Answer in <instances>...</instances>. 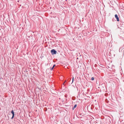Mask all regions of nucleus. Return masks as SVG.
<instances>
[{
  "instance_id": "1",
  "label": "nucleus",
  "mask_w": 124,
  "mask_h": 124,
  "mask_svg": "<svg viewBox=\"0 0 124 124\" xmlns=\"http://www.w3.org/2000/svg\"><path fill=\"white\" fill-rule=\"evenodd\" d=\"M51 52L52 54H56V51H55L54 49H53L51 50Z\"/></svg>"
},
{
  "instance_id": "8",
  "label": "nucleus",
  "mask_w": 124,
  "mask_h": 124,
  "mask_svg": "<svg viewBox=\"0 0 124 124\" xmlns=\"http://www.w3.org/2000/svg\"><path fill=\"white\" fill-rule=\"evenodd\" d=\"M73 79H74V78H73V79H72V82H73Z\"/></svg>"
},
{
  "instance_id": "6",
  "label": "nucleus",
  "mask_w": 124,
  "mask_h": 124,
  "mask_svg": "<svg viewBox=\"0 0 124 124\" xmlns=\"http://www.w3.org/2000/svg\"><path fill=\"white\" fill-rule=\"evenodd\" d=\"M53 68H54L52 67V68H50V69L51 70H53Z\"/></svg>"
},
{
  "instance_id": "12",
  "label": "nucleus",
  "mask_w": 124,
  "mask_h": 124,
  "mask_svg": "<svg viewBox=\"0 0 124 124\" xmlns=\"http://www.w3.org/2000/svg\"><path fill=\"white\" fill-rule=\"evenodd\" d=\"M77 59H78V58H77Z\"/></svg>"
},
{
  "instance_id": "5",
  "label": "nucleus",
  "mask_w": 124,
  "mask_h": 124,
  "mask_svg": "<svg viewBox=\"0 0 124 124\" xmlns=\"http://www.w3.org/2000/svg\"><path fill=\"white\" fill-rule=\"evenodd\" d=\"M94 78L93 77H92V78H91V80H94Z\"/></svg>"
},
{
  "instance_id": "9",
  "label": "nucleus",
  "mask_w": 124,
  "mask_h": 124,
  "mask_svg": "<svg viewBox=\"0 0 124 124\" xmlns=\"http://www.w3.org/2000/svg\"><path fill=\"white\" fill-rule=\"evenodd\" d=\"M66 81H65V82L64 83H63V85H64V83H65V82H66Z\"/></svg>"
},
{
  "instance_id": "7",
  "label": "nucleus",
  "mask_w": 124,
  "mask_h": 124,
  "mask_svg": "<svg viewBox=\"0 0 124 124\" xmlns=\"http://www.w3.org/2000/svg\"><path fill=\"white\" fill-rule=\"evenodd\" d=\"M55 65L54 64L53 65V67L54 68V67H55Z\"/></svg>"
},
{
  "instance_id": "10",
  "label": "nucleus",
  "mask_w": 124,
  "mask_h": 124,
  "mask_svg": "<svg viewBox=\"0 0 124 124\" xmlns=\"http://www.w3.org/2000/svg\"><path fill=\"white\" fill-rule=\"evenodd\" d=\"M47 110V109H45V111H46Z\"/></svg>"
},
{
  "instance_id": "2",
  "label": "nucleus",
  "mask_w": 124,
  "mask_h": 124,
  "mask_svg": "<svg viewBox=\"0 0 124 124\" xmlns=\"http://www.w3.org/2000/svg\"><path fill=\"white\" fill-rule=\"evenodd\" d=\"M11 113L12 114V117L11 118V119H13V118L14 117V115H14V112L13 110H12L11 111Z\"/></svg>"
},
{
  "instance_id": "4",
  "label": "nucleus",
  "mask_w": 124,
  "mask_h": 124,
  "mask_svg": "<svg viewBox=\"0 0 124 124\" xmlns=\"http://www.w3.org/2000/svg\"><path fill=\"white\" fill-rule=\"evenodd\" d=\"M77 104L75 105L72 108V109L73 110H74V108L77 107Z\"/></svg>"
},
{
  "instance_id": "11",
  "label": "nucleus",
  "mask_w": 124,
  "mask_h": 124,
  "mask_svg": "<svg viewBox=\"0 0 124 124\" xmlns=\"http://www.w3.org/2000/svg\"><path fill=\"white\" fill-rule=\"evenodd\" d=\"M47 110V109H45V111H46Z\"/></svg>"
},
{
  "instance_id": "3",
  "label": "nucleus",
  "mask_w": 124,
  "mask_h": 124,
  "mask_svg": "<svg viewBox=\"0 0 124 124\" xmlns=\"http://www.w3.org/2000/svg\"><path fill=\"white\" fill-rule=\"evenodd\" d=\"M115 17H116V18L117 21H119V18L118 16L116 14L115 15Z\"/></svg>"
}]
</instances>
